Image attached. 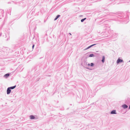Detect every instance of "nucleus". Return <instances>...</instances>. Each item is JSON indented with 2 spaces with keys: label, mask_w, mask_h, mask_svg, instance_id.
<instances>
[{
  "label": "nucleus",
  "mask_w": 130,
  "mask_h": 130,
  "mask_svg": "<svg viewBox=\"0 0 130 130\" xmlns=\"http://www.w3.org/2000/svg\"><path fill=\"white\" fill-rule=\"evenodd\" d=\"M11 90L9 88V87H8L7 89V94H9L10 92H11Z\"/></svg>",
  "instance_id": "2"
},
{
  "label": "nucleus",
  "mask_w": 130,
  "mask_h": 130,
  "mask_svg": "<svg viewBox=\"0 0 130 130\" xmlns=\"http://www.w3.org/2000/svg\"><path fill=\"white\" fill-rule=\"evenodd\" d=\"M122 107L124 108V109H125L127 108L128 107V106L126 105L125 104H124L122 105Z\"/></svg>",
  "instance_id": "6"
},
{
  "label": "nucleus",
  "mask_w": 130,
  "mask_h": 130,
  "mask_svg": "<svg viewBox=\"0 0 130 130\" xmlns=\"http://www.w3.org/2000/svg\"><path fill=\"white\" fill-rule=\"evenodd\" d=\"M129 62H130V60L129 61Z\"/></svg>",
  "instance_id": "26"
},
{
  "label": "nucleus",
  "mask_w": 130,
  "mask_h": 130,
  "mask_svg": "<svg viewBox=\"0 0 130 130\" xmlns=\"http://www.w3.org/2000/svg\"><path fill=\"white\" fill-rule=\"evenodd\" d=\"M1 10V12L3 14L4 12V11L3 10Z\"/></svg>",
  "instance_id": "15"
},
{
  "label": "nucleus",
  "mask_w": 130,
  "mask_h": 130,
  "mask_svg": "<svg viewBox=\"0 0 130 130\" xmlns=\"http://www.w3.org/2000/svg\"><path fill=\"white\" fill-rule=\"evenodd\" d=\"M5 130H9V129H6Z\"/></svg>",
  "instance_id": "22"
},
{
  "label": "nucleus",
  "mask_w": 130,
  "mask_h": 130,
  "mask_svg": "<svg viewBox=\"0 0 130 130\" xmlns=\"http://www.w3.org/2000/svg\"><path fill=\"white\" fill-rule=\"evenodd\" d=\"M87 60H85L84 61V63H83V66L84 67H85V66H87Z\"/></svg>",
  "instance_id": "3"
},
{
  "label": "nucleus",
  "mask_w": 130,
  "mask_h": 130,
  "mask_svg": "<svg viewBox=\"0 0 130 130\" xmlns=\"http://www.w3.org/2000/svg\"><path fill=\"white\" fill-rule=\"evenodd\" d=\"M116 110H112L110 112V114H116Z\"/></svg>",
  "instance_id": "5"
},
{
  "label": "nucleus",
  "mask_w": 130,
  "mask_h": 130,
  "mask_svg": "<svg viewBox=\"0 0 130 130\" xmlns=\"http://www.w3.org/2000/svg\"><path fill=\"white\" fill-rule=\"evenodd\" d=\"M9 73H7L4 75V77L5 78H7L9 76Z\"/></svg>",
  "instance_id": "7"
},
{
  "label": "nucleus",
  "mask_w": 130,
  "mask_h": 130,
  "mask_svg": "<svg viewBox=\"0 0 130 130\" xmlns=\"http://www.w3.org/2000/svg\"><path fill=\"white\" fill-rule=\"evenodd\" d=\"M129 109H130V105L129 106Z\"/></svg>",
  "instance_id": "20"
},
{
  "label": "nucleus",
  "mask_w": 130,
  "mask_h": 130,
  "mask_svg": "<svg viewBox=\"0 0 130 130\" xmlns=\"http://www.w3.org/2000/svg\"><path fill=\"white\" fill-rule=\"evenodd\" d=\"M123 62V60L120 59L119 58L117 60V64H118L119 63H121Z\"/></svg>",
  "instance_id": "1"
},
{
  "label": "nucleus",
  "mask_w": 130,
  "mask_h": 130,
  "mask_svg": "<svg viewBox=\"0 0 130 130\" xmlns=\"http://www.w3.org/2000/svg\"><path fill=\"white\" fill-rule=\"evenodd\" d=\"M34 46H35V45L34 44H33L32 46V48L33 49L34 48Z\"/></svg>",
  "instance_id": "16"
},
{
  "label": "nucleus",
  "mask_w": 130,
  "mask_h": 130,
  "mask_svg": "<svg viewBox=\"0 0 130 130\" xmlns=\"http://www.w3.org/2000/svg\"><path fill=\"white\" fill-rule=\"evenodd\" d=\"M85 68L87 69H88L89 70H91V69H90L88 68H87V67H85Z\"/></svg>",
  "instance_id": "18"
},
{
  "label": "nucleus",
  "mask_w": 130,
  "mask_h": 130,
  "mask_svg": "<svg viewBox=\"0 0 130 130\" xmlns=\"http://www.w3.org/2000/svg\"><path fill=\"white\" fill-rule=\"evenodd\" d=\"M105 57L104 56H102V59L101 60L102 62V63H104L105 61Z\"/></svg>",
  "instance_id": "8"
},
{
  "label": "nucleus",
  "mask_w": 130,
  "mask_h": 130,
  "mask_svg": "<svg viewBox=\"0 0 130 130\" xmlns=\"http://www.w3.org/2000/svg\"><path fill=\"white\" fill-rule=\"evenodd\" d=\"M69 34L70 35H71V33H69Z\"/></svg>",
  "instance_id": "21"
},
{
  "label": "nucleus",
  "mask_w": 130,
  "mask_h": 130,
  "mask_svg": "<svg viewBox=\"0 0 130 130\" xmlns=\"http://www.w3.org/2000/svg\"><path fill=\"white\" fill-rule=\"evenodd\" d=\"M96 44H93L92 45H91L89 46L88 47H87V48H85V50H87L90 48L91 47H92L93 46L95 45Z\"/></svg>",
  "instance_id": "4"
},
{
  "label": "nucleus",
  "mask_w": 130,
  "mask_h": 130,
  "mask_svg": "<svg viewBox=\"0 0 130 130\" xmlns=\"http://www.w3.org/2000/svg\"><path fill=\"white\" fill-rule=\"evenodd\" d=\"M8 40V39H7V40Z\"/></svg>",
  "instance_id": "24"
},
{
  "label": "nucleus",
  "mask_w": 130,
  "mask_h": 130,
  "mask_svg": "<svg viewBox=\"0 0 130 130\" xmlns=\"http://www.w3.org/2000/svg\"><path fill=\"white\" fill-rule=\"evenodd\" d=\"M90 64L89 63H88V64H87V66H90Z\"/></svg>",
  "instance_id": "19"
},
{
  "label": "nucleus",
  "mask_w": 130,
  "mask_h": 130,
  "mask_svg": "<svg viewBox=\"0 0 130 130\" xmlns=\"http://www.w3.org/2000/svg\"><path fill=\"white\" fill-rule=\"evenodd\" d=\"M60 16V15H57L56 18L54 19V20L55 21Z\"/></svg>",
  "instance_id": "11"
},
{
  "label": "nucleus",
  "mask_w": 130,
  "mask_h": 130,
  "mask_svg": "<svg viewBox=\"0 0 130 130\" xmlns=\"http://www.w3.org/2000/svg\"><path fill=\"white\" fill-rule=\"evenodd\" d=\"M29 117L30 119H33L35 118V117L33 115H31Z\"/></svg>",
  "instance_id": "10"
},
{
  "label": "nucleus",
  "mask_w": 130,
  "mask_h": 130,
  "mask_svg": "<svg viewBox=\"0 0 130 130\" xmlns=\"http://www.w3.org/2000/svg\"><path fill=\"white\" fill-rule=\"evenodd\" d=\"M1 34L0 36H1Z\"/></svg>",
  "instance_id": "23"
},
{
  "label": "nucleus",
  "mask_w": 130,
  "mask_h": 130,
  "mask_svg": "<svg viewBox=\"0 0 130 130\" xmlns=\"http://www.w3.org/2000/svg\"><path fill=\"white\" fill-rule=\"evenodd\" d=\"M117 13H118V12H116V13H115V12L112 13L113 14H118Z\"/></svg>",
  "instance_id": "17"
},
{
  "label": "nucleus",
  "mask_w": 130,
  "mask_h": 130,
  "mask_svg": "<svg viewBox=\"0 0 130 130\" xmlns=\"http://www.w3.org/2000/svg\"><path fill=\"white\" fill-rule=\"evenodd\" d=\"M94 56V55L93 54H90L89 55V57H93Z\"/></svg>",
  "instance_id": "12"
},
{
  "label": "nucleus",
  "mask_w": 130,
  "mask_h": 130,
  "mask_svg": "<svg viewBox=\"0 0 130 130\" xmlns=\"http://www.w3.org/2000/svg\"><path fill=\"white\" fill-rule=\"evenodd\" d=\"M16 85H15L13 86L9 87V88L11 90L13 89H14V88H15L16 87Z\"/></svg>",
  "instance_id": "9"
},
{
  "label": "nucleus",
  "mask_w": 130,
  "mask_h": 130,
  "mask_svg": "<svg viewBox=\"0 0 130 130\" xmlns=\"http://www.w3.org/2000/svg\"><path fill=\"white\" fill-rule=\"evenodd\" d=\"M34 37H33V39H34Z\"/></svg>",
  "instance_id": "25"
},
{
  "label": "nucleus",
  "mask_w": 130,
  "mask_h": 130,
  "mask_svg": "<svg viewBox=\"0 0 130 130\" xmlns=\"http://www.w3.org/2000/svg\"><path fill=\"white\" fill-rule=\"evenodd\" d=\"M86 19V18H85L84 19H82L81 20V22H83Z\"/></svg>",
  "instance_id": "13"
},
{
  "label": "nucleus",
  "mask_w": 130,
  "mask_h": 130,
  "mask_svg": "<svg viewBox=\"0 0 130 130\" xmlns=\"http://www.w3.org/2000/svg\"><path fill=\"white\" fill-rule=\"evenodd\" d=\"M94 65V64L93 63H90V66L91 67H93Z\"/></svg>",
  "instance_id": "14"
}]
</instances>
